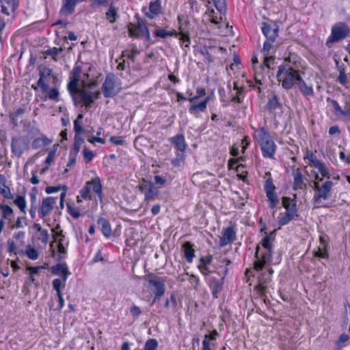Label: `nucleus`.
<instances>
[{
	"instance_id": "f8f14e48",
	"label": "nucleus",
	"mask_w": 350,
	"mask_h": 350,
	"mask_svg": "<svg viewBox=\"0 0 350 350\" xmlns=\"http://www.w3.org/2000/svg\"><path fill=\"white\" fill-rule=\"evenodd\" d=\"M135 18L137 19V23L135 25L130 23L129 26V35L130 37L133 38H138L148 29L145 22L138 14L135 15Z\"/></svg>"
},
{
	"instance_id": "0eeeda50",
	"label": "nucleus",
	"mask_w": 350,
	"mask_h": 350,
	"mask_svg": "<svg viewBox=\"0 0 350 350\" xmlns=\"http://www.w3.org/2000/svg\"><path fill=\"white\" fill-rule=\"evenodd\" d=\"M29 139L22 135L13 137L11 141V150L12 153L20 158L22 154L29 149Z\"/></svg>"
},
{
	"instance_id": "0e129e2a",
	"label": "nucleus",
	"mask_w": 350,
	"mask_h": 350,
	"mask_svg": "<svg viewBox=\"0 0 350 350\" xmlns=\"http://www.w3.org/2000/svg\"><path fill=\"white\" fill-rule=\"evenodd\" d=\"M205 94H206V91L204 88H198L197 90V95L195 96L194 97L189 98L188 100H189L190 102H193V100L198 99L199 98L204 96Z\"/></svg>"
},
{
	"instance_id": "7ed1b4c3",
	"label": "nucleus",
	"mask_w": 350,
	"mask_h": 350,
	"mask_svg": "<svg viewBox=\"0 0 350 350\" xmlns=\"http://www.w3.org/2000/svg\"><path fill=\"white\" fill-rule=\"evenodd\" d=\"M254 137L260 146L263 157L274 159L277 146L272 139L268 129L263 126L256 131Z\"/></svg>"
},
{
	"instance_id": "e2e57ef3",
	"label": "nucleus",
	"mask_w": 350,
	"mask_h": 350,
	"mask_svg": "<svg viewBox=\"0 0 350 350\" xmlns=\"http://www.w3.org/2000/svg\"><path fill=\"white\" fill-rule=\"evenodd\" d=\"M327 102L330 103L332 105L333 107L334 108L336 112L339 113L342 112V109L336 100L331 99L330 98H327Z\"/></svg>"
},
{
	"instance_id": "c756f323",
	"label": "nucleus",
	"mask_w": 350,
	"mask_h": 350,
	"mask_svg": "<svg viewBox=\"0 0 350 350\" xmlns=\"http://www.w3.org/2000/svg\"><path fill=\"white\" fill-rule=\"evenodd\" d=\"M108 5L109 8L105 13L106 18L110 23H113L118 18L119 8L113 5V2H111Z\"/></svg>"
},
{
	"instance_id": "f03ea898",
	"label": "nucleus",
	"mask_w": 350,
	"mask_h": 350,
	"mask_svg": "<svg viewBox=\"0 0 350 350\" xmlns=\"http://www.w3.org/2000/svg\"><path fill=\"white\" fill-rule=\"evenodd\" d=\"M276 77L286 90L291 89L297 81L301 80L299 70L293 68L286 59L283 64L278 66Z\"/></svg>"
},
{
	"instance_id": "a878e982",
	"label": "nucleus",
	"mask_w": 350,
	"mask_h": 350,
	"mask_svg": "<svg viewBox=\"0 0 350 350\" xmlns=\"http://www.w3.org/2000/svg\"><path fill=\"white\" fill-rule=\"evenodd\" d=\"M97 225L102 234L107 238L111 235V228L109 220L105 217H99L97 219Z\"/></svg>"
},
{
	"instance_id": "bf43d9fd",
	"label": "nucleus",
	"mask_w": 350,
	"mask_h": 350,
	"mask_svg": "<svg viewBox=\"0 0 350 350\" xmlns=\"http://www.w3.org/2000/svg\"><path fill=\"white\" fill-rule=\"evenodd\" d=\"M109 141L115 145H123L125 139L124 137H115L111 136L109 139Z\"/></svg>"
},
{
	"instance_id": "4d7b16f0",
	"label": "nucleus",
	"mask_w": 350,
	"mask_h": 350,
	"mask_svg": "<svg viewBox=\"0 0 350 350\" xmlns=\"http://www.w3.org/2000/svg\"><path fill=\"white\" fill-rule=\"evenodd\" d=\"M40 232L39 239L44 244H46L49 241V235L47 230L42 229Z\"/></svg>"
},
{
	"instance_id": "9d476101",
	"label": "nucleus",
	"mask_w": 350,
	"mask_h": 350,
	"mask_svg": "<svg viewBox=\"0 0 350 350\" xmlns=\"http://www.w3.org/2000/svg\"><path fill=\"white\" fill-rule=\"evenodd\" d=\"M92 92L87 91L83 89H80L77 91L74 94L70 95L73 103L75 106L82 104L85 105V109L88 110L91 106V104L94 103V100L92 98Z\"/></svg>"
},
{
	"instance_id": "603ef678",
	"label": "nucleus",
	"mask_w": 350,
	"mask_h": 350,
	"mask_svg": "<svg viewBox=\"0 0 350 350\" xmlns=\"http://www.w3.org/2000/svg\"><path fill=\"white\" fill-rule=\"evenodd\" d=\"M25 220H26L25 216L18 217L16 219V223L11 226V228L14 229V228H23L25 226L27 225V223L25 221Z\"/></svg>"
},
{
	"instance_id": "72a5a7b5",
	"label": "nucleus",
	"mask_w": 350,
	"mask_h": 350,
	"mask_svg": "<svg viewBox=\"0 0 350 350\" xmlns=\"http://www.w3.org/2000/svg\"><path fill=\"white\" fill-rule=\"evenodd\" d=\"M299 90L301 92L307 96H311L314 94L313 88L312 86H308L306 82L301 79L299 80Z\"/></svg>"
},
{
	"instance_id": "aec40b11",
	"label": "nucleus",
	"mask_w": 350,
	"mask_h": 350,
	"mask_svg": "<svg viewBox=\"0 0 350 350\" xmlns=\"http://www.w3.org/2000/svg\"><path fill=\"white\" fill-rule=\"evenodd\" d=\"M293 189L295 191L298 189L304 190L307 188V185L305 183V178L301 174L299 168H297L296 170L293 171Z\"/></svg>"
},
{
	"instance_id": "c85d7f7f",
	"label": "nucleus",
	"mask_w": 350,
	"mask_h": 350,
	"mask_svg": "<svg viewBox=\"0 0 350 350\" xmlns=\"http://www.w3.org/2000/svg\"><path fill=\"white\" fill-rule=\"evenodd\" d=\"M154 27L155 30L154 31V34L156 37L165 39L167 37L177 36L178 35V33L175 29L167 31L165 29L161 28L156 25H154Z\"/></svg>"
},
{
	"instance_id": "49530a36",
	"label": "nucleus",
	"mask_w": 350,
	"mask_h": 350,
	"mask_svg": "<svg viewBox=\"0 0 350 350\" xmlns=\"http://www.w3.org/2000/svg\"><path fill=\"white\" fill-rule=\"evenodd\" d=\"M83 143V139L79 135H75L74 146H73V148L72 150H70V152L78 154V152L80 150L81 146Z\"/></svg>"
},
{
	"instance_id": "dca6fc26",
	"label": "nucleus",
	"mask_w": 350,
	"mask_h": 350,
	"mask_svg": "<svg viewBox=\"0 0 350 350\" xmlns=\"http://www.w3.org/2000/svg\"><path fill=\"white\" fill-rule=\"evenodd\" d=\"M237 239V234L234 227L231 226L224 229L222 237L219 239V246L223 247L234 241Z\"/></svg>"
},
{
	"instance_id": "de8ad7c7",
	"label": "nucleus",
	"mask_w": 350,
	"mask_h": 350,
	"mask_svg": "<svg viewBox=\"0 0 350 350\" xmlns=\"http://www.w3.org/2000/svg\"><path fill=\"white\" fill-rule=\"evenodd\" d=\"M0 193L5 198L12 199L13 196L10 192L9 187H6L4 183L0 182Z\"/></svg>"
},
{
	"instance_id": "69168bd1",
	"label": "nucleus",
	"mask_w": 350,
	"mask_h": 350,
	"mask_svg": "<svg viewBox=\"0 0 350 350\" xmlns=\"http://www.w3.org/2000/svg\"><path fill=\"white\" fill-rule=\"evenodd\" d=\"M68 212L72 217H74L75 219H78L80 217L81 213H80L79 209H77L76 208H72L70 206H68Z\"/></svg>"
},
{
	"instance_id": "bb28decb",
	"label": "nucleus",
	"mask_w": 350,
	"mask_h": 350,
	"mask_svg": "<svg viewBox=\"0 0 350 350\" xmlns=\"http://www.w3.org/2000/svg\"><path fill=\"white\" fill-rule=\"evenodd\" d=\"M76 5L75 0H62V7L59 11L60 14L64 16L72 14Z\"/></svg>"
},
{
	"instance_id": "774afa93",
	"label": "nucleus",
	"mask_w": 350,
	"mask_h": 350,
	"mask_svg": "<svg viewBox=\"0 0 350 350\" xmlns=\"http://www.w3.org/2000/svg\"><path fill=\"white\" fill-rule=\"evenodd\" d=\"M130 313L133 317H138L142 314V311L138 306H133L130 308Z\"/></svg>"
},
{
	"instance_id": "5fc2aeb1",
	"label": "nucleus",
	"mask_w": 350,
	"mask_h": 350,
	"mask_svg": "<svg viewBox=\"0 0 350 350\" xmlns=\"http://www.w3.org/2000/svg\"><path fill=\"white\" fill-rule=\"evenodd\" d=\"M13 213V209L8 205H6V206L4 207V208L2 211V218L3 219H8L10 220V217Z\"/></svg>"
},
{
	"instance_id": "393cba45",
	"label": "nucleus",
	"mask_w": 350,
	"mask_h": 350,
	"mask_svg": "<svg viewBox=\"0 0 350 350\" xmlns=\"http://www.w3.org/2000/svg\"><path fill=\"white\" fill-rule=\"evenodd\" d=\"M148 189L144 194V202H150L154 200L159 195V187L154 185V183L149 180Z\"/></svg>"
},
{
	"instance_id": "1a4fd4ad",
	"label": "nucleus",
	"mask_w": 350,
	"mask_h": 350,
	"mask_svg": "<svg viewBox=\"0 0 350 350\" xmlns=\"http://www.w3.org/2000/svg\"><path fill=\"white\" fill-rule=\"evenodd\" d=\"M82 68L81 66L75 65L69 73V81L67 85V89L70 95L74 94L79 90V83L81 81V75Z\"/></svg>"
},
{
	"instance_id": "423d86ee",
	"label": "nucleus",
	"mask_w": 350,
	"mask_h": 350,
	"mask_svg": "<svg viewBox=\"0 0 350 350\" xmlns=\"http://www.w3.org/2000/svg\"><path fill=\"white\" fill-rule=\"evenodd\" d=\"M350 33L349 27L342 22L335 23L331 31V35L327 38L325 44L330 48L333 43L339 42L347 38Z\"/></svg>"
},
{
	"instance_id": "864d4df0",
	"label": "nucleus",
	"mask_w": 350,
	"mask_h": 350,
	"mask_svg": "<svg viewBox=\"0 0 350 350\" xmlns=\"http://www.w3.org/2000/svg\"><path fill=\"white\" fill-rule=\"evenodd\" d=\"M273 43L271 40H267V41L265 42L263 44V48L262 50V52L263 53L264 57H272L271 55L269 56V52L273 46Z\"/></svg>"
},
{
	"instance_id": "a211bd4d",
	"label": "nucleus",
	"mask_w": 350,
	"mask_h": 350,
	"mask_svg": "<svg viewBox=\"0 0 350 350\" xmlns=\"http://www.w3.org/2000/svg\"><path fill=\"white\" fill-rule=\"evenodd\" d=\"M52 69L47 67L44 66L39 70V79L37 81V85L40 87L42 90L44 92H46L49 90V85L45 83V80H47L48 78L52 74Z\"/></svg>"
},
{
	"instance_id": "6e6552de",
	"label": "nucleus",
	"mask_w": 350,
	"mask_h": 350,
	"mask_svg": "<svg viewBox=\"0 0 350 350\" xmlns=\"http://www.w3.org/2000/svg\"><path fill=\"white\" fill-rule=\"evenodd\" d=\"M165 280L163 278L154 276L148 280V287L154 295L152 304L156 302V299H160L165 292Z\"/></svg>"
},
{
	"instance_id": "052dcab7",
	"label": "nucleus",
	"mask_w": 350,
	"mask_h": 350,
	"mask_svg": "<svg viewBox=\"0 0 350 350\" xmlns=\"http://www.w3.org/2000/svg\"><path fill=\"white\" fill-rule=\"evenodd\" d=\"M338 81L342 85H345L347 83V77L344 70L340 71L339 75L338 77Z\"/></svg>"
},
{
	"instance_id": "4c0bfd02",
	"label": "nucleus",
	"mask_w": 350,
	"mask_h": 350,
	"mask_svg": "<svg viewBox=\"0 0 350 350\" xmlns=\"http://www.w3.org/2000/svg\"><path fill=\"white\" fill-rule=\"evenodd\" d=\"M273 273V270L272 268H270L269 269V276L268 277H265V273H263L262 275V277L260 278V284H259V288H260V291L262 292V293H264L265 289H266V286L264 285L265 284H267V283H269L271 282V278H270V275Z\"/></svg>"
},
{
	"instance_id": "9b49d317",
	"label": "nucleus",
	"mask_w": 350,
	"mask_h": 350,
	"mask_svg": "<svg viewBox=\"0 0 350 350\" xmlns=\"http://www.w3.org/2000/svg\"><path fill=\"white\" fill-rule=\"evenodd\" d=\"M273 60L274 57H264L263 64L255 69V81L257 83L262 84V81L266 75L270 77V70H273V66H271L270 61Z\"/></svg>"
},
{
	"instance_id": "ea45409f",
	"label": "nucleus",
	"mask_w": 350,
	"mask_h": 350,
	"mask_svg": "<svg viewBox=\"0 0 350 350\" xmlns=\"http://www.w3.org/2000/svg\"><path fill=\"white\" fill-rule=\"evenodd\" d=\"M63 51V49L62 47H59V48H57V47H53V48H50V49H48L47 50H46L44 53L46 55H49V56H51L52 58L55 60V61H57V58L56 57L57 55H59V54H61Z\"/></svg>"
},
{
	"instance_id": "a18cd8bd",
	"label": "nucleus",
	"mask_w": 350,
	"mask_h": 350,
	"mask_svg": "<svg viewBox=\"0 0 350 350\" xmlns=\"http://www.w3.org/2000/svg\"><path fill=\"white\" fill-rule=\"evenodd\" d=\"M315 168L318 169L319 172L323 177L329 178L331 175L329 172L325 164L321 161Z\"/></svg>"
},
{
	"instance_id": "13d9d810",
	"label": "nucleus",
	"mask_w": 350,
	"mask_h": 350,
	"mask_svg": "<svg viewBox=\"0 0 350 350\" xmlns=\"http://www.w3.org/2000/svg\"><path fill=\"white\" fill-rule=\"evenodd\" d=\"M83 157H84V159L85 160L86 163L90 162L94 156L93 152L91 150H89L86 148H85L83 149Z\"/></svg>"
},
{
	"instance_id": "412c9836",
	"label": "nucleus",
	"mask_w": 350,
	"mask_h": 350,
	"mask_svg": "<svg viewBox=\"0 0 350 350\" xmlns=\"http://www.w3.org/2000/svg\"><path fill=\"white\" fill-rule=\"evenodd\" d=\"M264 190L266 193V196L268 198L269 202L279 200L278 196L275 192V187L271 178L266 180L264 185Z\"/></svg>"
},
{
	"instance_id": "f704fd0d",
	"label": "nucleus",
	"mask_w": 350,
	"mask_h": 350,
	"mask_svg": "<svg viewBox=\"0 0 350 350\" xmlns=\"http://www.w3.org/2000/svg\"><path fill=\"white\" fill-rule=\"evenodd\" d=\"M161 1L162 0H156L154 1H151L149 4V11L155 15L159 14L162 11L161 7Z\"/></svg>"
},
{
	"instance_id": "8fccbe9b",
	"label": "nucleus",
	"mask_w": 350,
	"mask_h": 350,
	"mask_svg": "<svg viewBox=\"0 0 350 350\" xmlns=\"http://www.w3.org/2000/svg\"><path fill=\"white\" fill-rule=\"evenodd\" d=\"M46 92H47V96L50 100H59V92L57 88L49 89Z\"/></svg>"
},
{
	"instance_id": "7c9ffc66",
	"label": "nucleus",
	"mask_w": 350,
	"mask_h": 350,
	"mask_svg": "<svg viewBox=\"0 0 350 350\" xmlns=\"http://www.w3.org/2000/svg\"><path fill=\"white\" fill-rule=\"evenodd\" d=\"M208 100H209V98L207 97V98H206V99L200 102L198 104H192L189 108V111L191 113L194 114V115H196V113H198V112L204 111L206 109V106H207V103H208Z\"/></svg>"
},
{
	"instance_id": "e433bc0d",
	"label": "nucleus",
	"mask_w": 350,
	"mask_h": 350,
	"mask_svg": "<svg viewBox=\"0 0 350 350\" xmlns=\"http://www.w3.org/2000/svg\"><path fill=\"white\" fill-rule=\"evenodd\" d=\"M14 204L18 207L20 211L24 214H26V201L25 197L22 196H17L14 200Z\"/></svg>"
},
{
	"instance_id": "338daca9",
	"label": "nucleus",
	"mask_w": 350,
	"mask_h": 350,
	"mask_svg": "<svg viewBox=\"0 0 350 350\" xmlns=\"http://www.w3.org/2000/svg\"><path fill=\"white\" fill-rule=\"evenodd\" d=\"M8 252L12 254H16V247L15 246V243L13 240L9 239L8 241Z\"/></svg>"
},
{
	"instance_id": "4be33fe9",
	"label": "nucleus",
	"mask_w": 350,
	"mask_h": 350,
	"mask_svg": "<svg viewBox=\"0 0 350 350\" xmlns=\"http://www.w3.org/2000/svg\"><path fill=\"white\" fill-rule=\"evenodd\" d=\"M171 144L176 148L180 153H185L187 148V144L185 136L182 133H179L172 137L170 139Z\"/></svg>"
},
{
	"instance_id": "c03bdc74",
	"label": "nucleus",
	"mask_w": 350,
	"mask_h": 350,
	"mask_svg": "<svg viewBox=\"0 0 350 350\" xmlns=\"http://www.w3.org/2000/svg\"><path fill=\"white\" fill-rule=\"evenodd\" d=\"M214 5L217 10L224 14L226 11V0H213Z\"/></svg>"
},
{
	"instance_id": "2f4dec72",
	"label": "nucleus",
	"mask_w": 350,
	"mask_h": 350,
	"mask_svg": "<svg viewBox=\"0 0 350 350\" xmlns=\"http://www.w3.org/2000/svg\"><path fill=\"white\" fill-rule=\"evenodd\" d=\"M51 142L52 141L51 139L44 135L35 139L32 142L31 146L33 149L37 150L50 144Z\"/></svg>"
},
{
	"instance_id": "f257e3e1",
	"label": "nucleus",
	"mask_w": 350,
	"mask_h": 350,
	"mask_svg": "<svg viewBox=\"0 0 350 350\" xmlns=\"http://www.w3.org/2000/svg\"><path fill=\"white\" fill-rule=\"evenodd\" d=\"M274 231L267 234L262 239L260 244L264 251L260 252V247L257 245L256 247L255 258L256 260L254 262V268L256 271L262 270L266 264L269 262L272 257L273 245L271 242V239Z\"/></svg>"
},
{
	"instance_id": "ddd939ff",
	"label": "nucleus",
	"mask_w": 350,
	"mask_h": 350,
	"mask_svg": "<svg viewBox=\"0 0 350 350\" xmlns=\"http://www.w3.org/2000/svg\"><path fill=\"white\" fill-rule=\"evenodd\" d=\"M333 182L330 180L325 181L319 189V192L314 196L313 200L314 203H320L321 200H327L331 196V191L333 187Z\"/></svg>"
},
{
	"instance_id": "680f3d73",
	"label": "nucleus",
	"mask_w": 350,
	"mask_h": 350,
	"mask_svg": "<svg viewBox=\"0 0 350 350\" xmlns=\"http://www.w3.org/2000/svg\"><path fill=\"white\" fill-rule=\"evenodd\" d=\"M90 1L92 7L107 6L108 5V0H90Z\"/></svg>"
},
{
	"instance_id": "3c124183",
	"label": "nucleus",
	"mask_w": 350,
	"mask_h": 350,
	"mask_svg": "<svg viewBox=\"0 0 350 350\" xmlns=\"http://www.w3.org/2000/svg\"><path fill=\"white\" fill-rule=\"evenodd\" d=\"M170 305L172 306L173 308H176L177 306L176 297L174 293H172L170 298H167L165 304L164 308H169Z\"/></svg>"
},
{
	"instance_id": "6e6d98bb",
	"label": "nucleus",
	"mask_w": 350,
	"mask_h": 350,
	"mask_svg": "<svg viewBox=\"0 0 350 350\" xmlns=\"http://www.w3.org/2000/svg\"><path fill=\"white\" fill-rule=\"evenodd\" d=\"M213 259V255H208L207 256H202L200 258V263L198 265L208 266L211 265Z\"/></svg>"
},
{
	"instance_id": "5701e85b",
	"label": "nucleus",
	"mask_w": 350,
	"mask_h": 350,
	"mask_svg": "<svg viewBox=\"0 0 350 350\" xmlns=\"http://www.w3.org/2000/svg\"><path fill=\"white\" fill-rule=\"evenodd\" d=\"M282 104L280 102L277 94L273 92L271 96H268V101L265 105V109L269 113H274L276 109H282Z\"/></svg>"
},
{
	"instance_id": "cd10ccee",
	"label": "nucleus",
	"mask_w": 350,
	"mask_h": 350,
	"mask_svg": "<svg viewBox=\"0 0 350 350\" xmlns=\"http://www.w3.org/2000/svg\"><path fill=\"white\" fill-rule=\"evenodd\" d=\"M193 247L194 245L189 241H187L183 245L184 256L189 263L192 262L193 259L195 257V250Z\"/></svg>"
},
{
	"instance_id": "f3484780",
	"label": "nucleus",
	"mask_w": 350,
	"mask_h": 350,
	"mask_svg": "<svg viewBox=\"0 0 350 350\" xmlns=\"http://www.w3.org/2000/svg\"><path fill=\"white\" fill-rule=\"evenodd\" d=\"M224 283V276L218 279L214 277L209 278L208 286L211 289L212 295L215 298H217L223 289Z\"/></svg>"
},
{
	"instance_id": "473e14b6",
	"label": "nucleus",
	"mask_w": 350,
	"mask_h": 350,
	"mask_svg": "<svg viewBox=\"0 0 350 350\" xmlns=\"http://www.w3.org/2000/svg\"><path fill=\"white\" fill-rule=\"evenodd\" d=\"M297 216V214L288 212H285L284 214L281 213L280 216L278 217V224L281 226L287 225L291 221L293 220Z\"/></svg>"
},
{
	"instance_id": "58836bf2",
	"label": "nucleus",
	"mask_w": 350,
	"mask_h": 350,
	"mask_svg": "<svg viewBox=\"0 0 350 350\" xmlns=\"http://www.w3.org/2000/svg\"><path fill=\"white\" fill-rule=\"evenodd\" d=\"M180 31L178 33V34L180 35L182 37L180 38L181 40V45L184 46L185 47L189 48V44H190V39L189 37V35L187 33H185L183 28L182 25H180L179 27Z\"/></svg>"
},
{
	"instance_id": "2eb2a0df",
	"label": "nucleus",
	"mask_w": 350,
	"mask_h": 350,
	"mask_svg": "<svg viewBox=\"0 0 350 350\" xmlns=\"http://www.w3.org/2000/svg\"><path fill=\"white\" fill-rule=\"evenodd\" d=\"M57 198L47 197L42 200V204L39 210L40 217L44 218L53 211L55 204L57 202Z\"/></svg>"
},
{
	"instance_id": "c9c22d12",
	"label": "nucleus",
	"mask_w": 350,
	"mask_h": 350,
	"mask_svg": "<svg viewBox=\"0 0 350 350\" xmlns=\"http://www.w3.org/2000/svg\"><path fill=\"white\" fill-rule=\"evenodd\" d=\"M83 118V116L82 113H80L78 115L76 120L74 121V131L75 133V135H79L81 133L84 132V129L81 126L82 124V119Z\"/></svg>"
},
{
	"instance_id": "39448f33",
	"label": "nucleus",
	"mask_w": 350,
	"mask_h": 350,
	"mask_svg": "<svg viewBox=\"0 0 350 350\" xmlns=\"http://www.w3.org/2000/svg\"><path fill=\"white\" fill-rule=\"evenodd\" d=\"M101 90L105 98L114 97L122 90L120 79L112 72L107 74Z\"/></svg>"
},
{
	"instance_id": "09e8293b",
	"label": "nucleus",
	"mask_w": 350,
	"mask_h": 350,
	"mask_svg": "<svg viewBox=\"0 0 350 350\" xmlns=\"http://www.w3.org/2000/svg\"><path fill=\"white\" fill-rule=\"evenodd\" d=\"M157 347V340L154 338H150L146 342L144 350H156Z\"/></svg>"
},
{
	"instance_id": "4468645a",
	"label": "nucleus",
	"mask_w": 350,
	"mask_h": 350,
	"mask_svg": "<svg viewBox=\"0 0 350 350\" xmlns=\"http://www.w3.org/2000/svg\"><path fill=\"white\" fill-rule=\"evenodd\" d=\"M261 29L267 40L274 42L276 38L278 36V26L275 23H267L263 22Z\"/></svg>"
},
{
	"instance_id": "b1692460",
	"label": "nucleus",
	"mask_w": 350,
	"mask_h": 350,
	"mask_svg": "<svg viewBox=\"0 0 350 350\" xmlns=\"http://www.w3.org/2000/svg\"><path fill=\"white\" fill-rule=\"evenodd\" d=\"M295 199L296 195H295L293 199L286 196L282 198V204L286 209V212L297 214V201Z\"/></svg>"
},
{
	"instance_id": "a19ab883",
	"label": "nucleus",
	"mask_w": 350,
	"mask_h": 350,
	"mask_svg": "<svg viewBox=\"0 0 350 350\" xmlns=\"http://www.w3.org/2000/svg\"><path fill=\"white\" fill-rule=\"evenodd\" d=\"M185 153H176V157L172 159L171 163L174 167H180L182 166V164L183 163V161L185 159Z\"/></svg>"
},
{
	"instance_id": "79ce46f5",
	"label": "nucleus",
	"mask_w": 350,
	"mask_h": 350,
	"mask_svg": "<svg viewBox=\"0 0 350 350\" xmlns=\"http://www.w3.org/2000/svg\"><path fill=\"white\" fill-rule=\"evenodd\" d=\"M304 159H308L310 161V165L314 167H316L321 162V161L317 159L316 154H314L311 151L307 152L306 156L304 157Z\"/></svg>"
},
{
	"instance_id": "37998d69",
	"label": "nucleus",
	"mask_w": 350,
	"mask_h": 350,
	"mask_svg": "<svg viewBox=\"0 0 350 350\" xmlns=\"http://www.w3.org/2000/svg\"><path fill=\"white\" fill-rule=\"evenodd\" d=\"M25 254L31 260H36L39 257V254L37 250L31 247L29 245L27 246Z\"/></svg>"
},
{
	"instance_id": "20e7f679",
	"label": "nucleus",
	"mask_w": 350,
	"mask_h": 350,
	"mask_svg": "<svg viewBox=\"0 0 350 350\" xmlns=\"http://www.w3.org/2000/svg\"><path fill=\"white\" fill-rule=\"evenodd\" d=\"M92 191L98 198L100 202L103 201V187L100 182V178L98 176H96L85 183V185L79 191L80 196H77V202H81V200L80 198L84 200H92V197L90 194V191Z\"/></svg>"
},
{
	"instance_id": "6ab92c4d",
	"label": "nucleus",
	"mask_w": 350,
	"mask_h": 350,
	"mask_svg": "<svg viewBox=\"0 0 350 350\" xmlns=\"http://www.w3.org/2000/svg\"><path fill=\"white\" fill-rule=\"evenodd\" d=\"M51 271L53 275H62L64 283L66 282L68 275H70L66 262L57 263L55 266L51 267Z\"/></svg>"
}]
</instances>
